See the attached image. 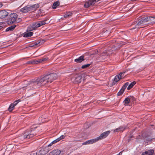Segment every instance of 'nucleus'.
<instances>
[{
    "label": "nucleus",
    "mask_w": 155,
    "mask_h": 155,
    "mask_svg": "<svg viewBox=\"0 0 155 155\" xmlns=\"http://www.w3.org/2000/svg\"><path fill=\"white\" fill-rule=\"evenodd\" d=\"M57 74H50L44 76L37 78H35L29 81H25V84L23 87L30 85L32 86L34 88L36 87H39L41 86L46 85L47 84L50 83L54 80L57 78Z\"/></svg>",
    "instance_id": "f257e3e1"
},
{
    "label": "nucleus",
    "mask_w": 155,
    "mask_h": 155,
    "mask_svg": "<svg viewBox=\"0 0 155 155\" xmlns=\"http://www.w3.org/2000/svg\"><path fill=\"white\" fill-rule=\"evenodd\" d=\"M47 20L35 22H34L32 24L29 25L27 29L28 32L31 31L33 30H35L37 28L45 25L46 24L45 21Z\"/></svg>",
    "instance_id": "f03ea898"
},
{
    "label": "nucleus",
    "mask_w": 155,
    "mask_h": 155,
    "mask_svg": "<svg viewBox=\"0 0 155 155\" xmlns=\"http://www.w3.org/2000/svg\"><path fill=\"white\" fill-rule=\"evenodd\" d=\"M39 7V4H36L33 5H28L21 8L20 11L22 13H26L29 12H33Z\"/></svg>",
    "instance_id": "7ed1b4c3"
},
{
    "label": "nucleus",
    "mask_w": 155,
    "mask_h": 155,
    "mask_svg": "<svg viewBox=\"0 0 155 155\" xmlns=\"http://www.w3.org/2000/svg\"><path fill=\"white\" fill-rule=\"evenodd\" d=\"M18 15L15 13L11 14L8 16V22L10 24L13 23L15 22H18L17 19Z\"/></svg>",
    "instance_id": "20e7f679"
},
{
    "label": "nucleus",
    "mask_w": 155,
    "mask_h": 155,
    "mask_svg": "<svg viewBox=\"0 0 155 155\" xmlns=\"http://www.w3.org/2000/svg\"><path fill=\"white\" fill-rule=\"evenodd\" d=\"M34 134L31 133V132L29 130L25 131L24 133L21 136L20 138L23 140L24 139H28L34 136Z\"/></svg>",
    "instance_id": "39448f33"
},
{
    "label": "nucleus",
    "mask_w": 155,
    "mask_h": 155,
    "mask_svg": "<svg viewBox=\"0 0 155 155\" xmlns=\"http://www.w3.org/2000/svg\"><path fill=\"white\" fill-rule=\"evenodd\" d=\"M145 19L144 18H142L141 19H140L138 20V22L137 23L136 22V23L137 24L136 25V27L133 28L134 29L136 28H138L144 27L145 23Z\"/></svg>",
    "instance_id": "423d86ee"
},
{
    "label": "nucleus",
    "mask_w": 155,
    "mask_h": 155,
    "mask_svg": "<svg viewBox=\"0 0 155 155\" xmlns=\"http://www.w3.org/2000/svg\"><path fill=\"white\" fill-rule=\"evenodd\" d=\"M48 152L47 148L43 147L40 148L37 152L36 155H44Z\"/></svg>",
    "instance_id": "0eeeda50"
},
{
    "label": "nucleus",
    "mask_w": 155,
    "mask_h": 155,
    "mask_svg": "<svg viewBox=\"0 0 155 155\" xmlns=\"http://www.w3.org/2000/svg\"><path fill=\"white\" fill-rule=\"evenodd\" d=\"M155 18H153L152 16H146V27L147 26V25H150V24L155 23L154 20Z\"/></svg>",
    "instance_id": "6e6552de"
},
{
    "label": "nucleus",
    "mask_w": 155,
    "mask_h": 155,
    "mask_svg": "<svg viewBox=\"0 0 155 155\" xmlns=\"http://www.w3.org/2000/svg\"><path fill=\"white\" fill-rule=\"evenodd\" d=\"M110 133V131L108 130L101 134L99 137H97L98 140H101L107 137Z\"/></svg>",
    "instance_id": "1a4fd4ad"
},
{
    "label": "nucleus",
    "mask_w": 155,
    "mask_h": 155,
    "mask_svg": "<svg viewBox=\"0 0 155 155\" xmlns=\"http://www.w3.org/2000/svg\"><path fill=\"white\" fill-rule=\"evenodd\" d=\"M96 0H90L87 1L84 5L85 8H87L89 7L90 5H94L96 2Z\"/></svg>",
    "instance_id": "9d476101"
},
{
    "label": "nucleus",
    "mask_w": 155,
    "mask_h": 155,
    "mask_svg": "<svg viewBox=\"0 0 155 155\" xmlns=\"http://www.w3.org/2000/svg\"><path fill=\"white\" fill-rule=\"evenodd\" d=\"M98 141L97 137L96 138L88 140L82 143L83 145L92 144Z\"/></svg>",
    "instance_id": "9b49d317"
},
{
    "label": "nucleus",
    "mask_w": 155,
    "mask_h": 155,
    "mask_svg": "<svg viewBox=\"0 0 155 155\" xmlns=\"http://www.w3.org/2000/svg\"><path fill=\"white\" fill-rule=\"evenodd\" d=\"M48 155H62V154L60 150L56 149L50 152Z\"/></svg>",
    "instance_id": "f8f14e48"
},
{
    "label": "nucleus",
    "mask_w": 155,
    "mask_h": 155,
    "mask_svg": "<svg viewBox=\"0 0 155 155\" xmlns=\"http://www.w3.org/2000/svg\"><path fill=\"white\" fill-rule=\"evenodd\" d=\"M45 42L43 40H40L35 42L33 44H31L30 47H33L35 46H39L41 45L43 43Z\"/></svg>",
    "instance_id": "ddd939ff"
},
{
    "label": "nucleus",
    "mask_w": 155,
    "mask_h": 155,
    "mask_svg": "<svg viewBox=\"0 0 155 155\" xmlns=\"http://www.w3.org/2000/svg\"><path fill=\"white\" fill-rule=\"evenodd\" d=\"M8 15V13L4 10L0 11V18H4L7 17Z\"/></svg>",
    "instance_id": "4468645a"
},
{
    "label": "nucleus",
    "mask_w": 155,
    "mask_h": 155,
    "mask_svg": "<svg viewBox=\"0 0 155 155\" xmlns=\"http://www.w3.org/2000/svg\"><path fill=\"white\" fill-rule=\"evenodd\" d=\"M125 73V72H120L119 75H116L114 79V82L113 83H114V82H117L119 81L120 80L121 78L123 76L121 75Z\"/></svg>",
    "instance_id": "2eb2a0df"
},
{
    "label": "nucleus",
    "mask_w": 155,
    "mask_h": 155,
    "mask_svg": "<svg viewBox=\"0 0 155 155\" xmlns=\"http://www.w3.org/2000/svg\"><path fill=\"white\" fill-rule=\"evenodd\" d=\"M84 57L83 55H82L79 57L78 58L74 60V61L77 63H80L81 62L84 60Z\"/></svg>",
    "instance_id": "dca6fc26"
},
{
    "label": "nucleus",
    "mask_w": 155,
    "mask_h": 155,
    "mask_svg": "<svg viewBox=\"0 0 155 155\" xmlns=\"http://www.w3.org/2000/svg\"><path fill=\"white\" fill-rule=\"evenodd\" d=\"M33 34L32 32L29 31L28 32L27 31L26 32H25L24 34L23 37H28L32 36Z\"/></svg>",
    "instance_id": "f3484780"
},
{
    "label": "nucleus",
    "mask_w": 155,
    "mask_h": 155,
    "mask_svg": "<svg viewBox=\"0 0 155 155\" xmlns=\"http://www.w3.org/2000/svg\"><path fill=\"white\" fill-rule=\"evenodd\" d=\"M65 137L64 135H61L60 137L57 138L56 140H53L52 142L53 144L59 141L60 140L64 139Z\"/></svg>",
    "instance_id": "a211bd4d"
},
{
    "label": "nucleus",
    "mask_w": 155,
    "mask_h": 155,
    "mask_svg": "<svg viewBox=\"0 0 155 155\" xmlns=\"http://www.w3.org/2000/svg\"><path fill=\"white\" fill-rule=\"evenodd\" d=\"M153 138H152L150 135H149L148 137L146 136V143L150 144L151 143L152 140Z\"/></svg>",
    "instance_id": "6ab92c4d"
},
{
    "label": "nucleus",
    "mask_w": 155,
    "mask_h": 155,
    "mask_svg": "<svg viewBox=\"0 0 155 155\" xmlns=\"http://www.w3.org/2000/svg\"><path fill=\"white\" fill-rule=\"evenodd\" d=\"M72 15V13L71 12H68L64 14V17L65 18H68L71 17Z\"/></svg>",
    "instance_id": "aec40b11"
},
{
    "label": "nucleus",
    "mask_w": 155,
    "mask_h": 155,
    "mask_svg": "<svg viewBox=\"0 0 155 155\" xmlns=\"http://www.w3.org/2000/svg\"><path fill=\"white\" fill-rule=\"evenodd\" d=\"M42 63L41 59H39L36 61H28V64L30 63L31 64H37V63Z\"/></svg>",
    "instance_id": "412c9836"
},
{
    "label": "nucleus",
    "mask_w": 155,
    "mask_h": 155,
    "mask_svg": "<svg viewBox=\"0 0 155 155\" xmlns=\"http://www.w3.org/2000/svg\"><path fill=\"white\" fill-rule=\"evenodd\" d=\"M60 5V2L58 1H57L54 2L52 6V7L54 9H55L57 7L59 6Z\"/></svg>",
    "instance_id": "4be33fe9"
},
{
    "label": "nucleus",
    "mask_w": 155,
    "mask_h": 155,
    "mask_svg": "<svg viewBox=\"0 0 155 155\" xmlns=\"http://www.w3.org/2000/svg\"><path fill=\"white\" fill-rule=\"evenodd\" d=\"M16 26L15 25H12L8 28L6 29V31H12L13 30V29L15 28Z\"/></svg>",
    "instance_id": "5701e85b"
},
{
    "label": "nucleus",
    "mask_w": 155,
    "mask_h": 155,
    "mask_svg": "<svg viewBox=\"0 0 155 155\" xmlns=\"http://www.w3.org/2000/svg\"><path fill=\"white\" fill-rule=\"evenodd\" d=\"M154 152L153 150H150L146 151V155H153Z\"/></svg>",
    "instance_id": "b1692460"
},
{
    "label": "nucleus",
    "mask_w": 155,
    "mask_h": 155,
    "mask_svg": "<svg viewBox=\"0 0 155 155\" xmlns=\"http://www.w3.org/2000/svg\"><path fill=\"white\" fill-rule=\"evenodd\" d=\"M136 82L135 81H133L127 87V89L130 90L134 86Z\"/></svg>",
    "instance_id": "393cba45"
},
{
    "label": "nucleus",
    "mask_w": 155,
    "mask_h": 155,
    "mask_svg": "<svg viewBox=\"0 0 155 155\" xmlns=\"http://www.w3.org/2000/svg\"><path fill=\"white\" fill-rule=\"evenodd\" d=\"M130 100L129 98L127 97L124 100V103L125 105H127L130 103Z\"/></svg>",
    "instance_id": "a878e982"
},
{
    "label": "nucleus",
    "mask_w": 155,
    "mask_h": 155,
    "mask_svg": "<svg viewBox=\"0 0 155 155\" xmlns=\"http://www.w3.org/2000/svg\"><path fill=\"white\" fill-rule=\"evenodd\" d=\"M15 105L12 103V104L8 108V110L9 111H12L14 109Z\"/></svg>",
    "instance_id": "bb28decb"
},
{
    "label": "nucleus",
    "mask_w": 155,
    "mask_h": 155,
    "mask_svg": "<svg viewBox=\"0 0 155 155\" xmlns=\"http://www.w3.org/2000/svg\"><path fill=\"white\" fill-rule=\"evenodd\" d=\"M128 84H129V83L128 82H127L126 83H125L124 84V85L122 87L121 89H122L124 90V91L125 89L127 87V86L128 85Z\"/></svg>",
    "instance_id": "cd10ccee"
},
{
    "label": "nucleus",
    "mask_w": 155,
    "mask_h": 155,
    "mask_svg": "<svg viewBox=\"0 0 155 155\" xmlns=\"http://www.w3.org/2000/svg\"><path fill=\"white\" fill-rule=\"evenodd\" d=\"M124 90L121 89L119 92H118L117 94V95L120 96L122 95L124 92Z\"/></svg>",
    "instance_id": "c85d7f7f"
},
{
    "label": "nucleus",
    "mask_w": 155,
    "mask_h": 155,
    "mask_svg": "<svg viewBox=\"0 0 155 155\" xmlns=\"http://www.w3.org/2000/svg\"><path fill=\"white\" fill-rule=\"evenodd\" d=\"M81 79V77L80 76H78L75 79L77 83H79L81 82L80 80Z\"/></svg>",
    "instance_id": "c756f323"
},
{
    "label": "nucleus",
    "mask_w": 155,
    "mask_h": 155,
    "mask_svg": "<svg viewBox=\"0 0 155 155\" xmlns=\"http://www.w3.org/2000/svg\"><path fill=\"white\" fill-rule=\"evenodd\" d=\"M121 128H122L121 127H120L118 128L114 129V132H115L121 131L122 130H121Z\"/></svg>",
    "instance_id": "7c9ffc66"
},
{
    "label": "nucleus",
    "mask_w": 155,
    "mask_h": 155,
    "mask_svg": "<svg viewBox=\"0 0 155 155\" xmlns=\"http://www.w3.org/2000/svg\"><path fill=\"white\" fill-rule=\"evenodd\" d=\"M90 64H85V65H84L82 66L81 67V68L83 69L85 68H87V67H89L90 66Z\"/></svg>",
    "instance_id": "2f4dec72"
},
{
    "label": "nucleus",
    "mask_w": 155,
    "mask_h": 155,
    "mask_svg": "<svg viewBox=\"0 0 155 155\" xmlns=\"http://www.w3.org/2000/svg\"><path fill=\"white\" fill-rule=\"evenodd\" d=\"M20 101H21V100L18 99V100L15 101L14 102L13 104L14 105H15V106L16 105H17V104L18 103L20 102Z\"/></svg>",
    "instance_id": "473e14b6"
},
{
    "label": "nucleus",
    "mask_w": 155,
    "mask_h": 155,
    "mask_svg": "<svg viewBox=\"0 0 155 155\" xmlns=\"http://www.w3.org/2000/svg\"><path fill=\"white\" fill-rule=\"evenodd\" d=\"M48 58H45L41 59L42 62H45L47 61L48 59Z\"/></svg>",
    "instance_id": "72a5a7b5"
},
{
    "label": "nucleus",
    "mask_w": 155,
    "mask_h": 155,
    "mask_svg": "<svg viewBox=\"0 0 155 155\" xmlns=\"http://www.w3.org/2000/svg\"><path fill=\"white\" fill-rule=\"evenodd\" d=\"M53 143H52V142H51L50 144L48 145V147L51 146H52L53 145Z\"/></svg>",
    "instance_id": "f704fd0d"
},
{
    "label": "nucleus",
    "mask_w": 155,
    "mask_h": 155,
    "mask_svg": "<svg viewBox=\"0 0 155 155\" xmlns=\"http://www.w3.org/2000/svg\"><path fill=\"white\" fill-rule=\"evenodd\" d=\"M141 155H145V152L143 153Z\"/></svg>",
    "instance_id": "c9c22d12"
},
{
    "label": "nucleus",
    "mask_w": 155,
    "mask_h": 155,
    "mask_svg": "<svg viewBox=\"0 0 155 155\" xmlns=\"http://www.w3.org/2000/svg\"><path fill=\"white\" fill-rule=\"evenodd\" d=\"M3 6V5L2 3H0V8H1Z\"/></svg>",
    "instance_id": "e433bc0d"
},
{
    "label": "nucleus",
    "mask_w": 155,
    "mask_h": 155,
    "mask_svg": "<svg viewBox=\"0 0 155 155\" xmlns=\"http://www.w3.org/2000/svg\"><path fill=\"white\" fill-rule=\"evenodd\" d=\"M2 28V27L1 26H0V30Z\"/></svg>",
    "instance_id": "4c0bfd02"
},
{
    "label": "nucleus",
    "mask_w": 155,
    "mask_h": 155,
    "mask_svg": "<svg viewBox=\"0 0 155 155\" xmlns=\"http://www.w3.org/2000/svg\"><path fill=\"white\" fill-rule=\"evenodd\" d=\"M41 118H42V117H39V120H41Z\"/></svg>",
    "instance_id": "58836bf2"
},
{
    "label": "nucleus",
    "mask_w": 155,
    "mask_h": 155,
    "mask_svg": "<svg viewBox=\"0 0 155 155\" xmlns=\"http://www.w3.org/2000/svg\"><path fill=\"white\" fill-rule=\"evenodd\" d=\"M117 47V46H116V49H118V48H119V47H118L117 48H116Z\"/></svg>",
    "instance_id": "ea45409f"
},
{
    "label": "nucleus",
    "mask_w": 155,
    "mask_h": 155,
    "mask_svg": "<svg viewBox=\"0 0 155 155\" xmlns=\"http://www.w3.org/2000/svg\"><path fill=\"white\" fill-rule=\"evenodd\" d=\"M124 73L123 74L121 75L122 76H123L122 77L124 76Z\"/></svg>",
    "instance_id": "a19ab883"
},
{
    "label": "nucleus",
    "mask_w": 155,
    "mask_h": 155,
    "mask_svg": "<svg viewBox=\"0 0 155 155\" xmlns=\"http://www.w3.org/2000/svg\"><path fill=\"white\" fill-rule=\"evenodd\" d=\"M41 121H42V122H43L44 121H42V120H41Z\"/></svg>",
    "instance_id": "79ce46f5"
},
{
    "label": "nucleus",
    "mask_w": 155,
    "mask_h": 155,
    "mask_svg": "<svg viewBox=\"0 0 155 155\" xmlns=\"http://www.w3.org/2000/svg\"><path fill=\"white\" fill-rule=\"evenodd\" d=\"M146 15H147V13H146Z\"/></svg>",
    "instance_id": "37998d69"
},
{
    "label": "nucleus",
    "mask_w": 155,
    "mask_h": 155,
    "mask_svg": "<svg viewBox=\"0 0 155 155\" xmlns=\"http://www.w3.org/2000/svg\"><path fill=\"white\" fill-rule=\"evenodd\" d=\"M147 8H146V10H147ZM147 10H146V12H147Z\"/></svg>",
    "instance_id": "c03bdc74"
}]
</instances>
